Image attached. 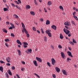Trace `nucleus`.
Wrapping results in <instances>:
<instances>
[{"label":"nucleus","mask_w":78,"mask_h":78,"mask_svg":"<svg viewBox=\"0 0 78 78\" xmlns=\"http://www.w3.org/2000/svg\"><path fill=\"white\" fill-rule=\"evenodd\" d=\"M51 31L50 30H46L45 31V32L48 34V36H49L50 37H51V34L50 32Z\"/></svg>","instance_id":"1"},{"label":"nucleus","mask_w":78,"mask_h":78,"mask_svg":"<svg viewBox=\"0 0 78 78\" xmlns=\"http://www.w3.org/2000/svg\"><path fill=\"white\" fill-rule=\"evenodd\" d=\"M63 31L66 34H68L70 32V31L69 30L66 29V28L63 29Z\"/></svg>","instance_id":"2"},{"label":"nucleus","mask_w":78,"mask_h":78,"mask_svg":"<svg viewBox=\"0 0 78 78\" xmlns=\"http://www.w3.org/2000/svg\"><path fill=\"white\" fill-rule=\"evenodd\" d=\"M32 51V50L31 49H27V51H25V52L27 54H29V52H30V53H31Z\"/></svg>","instance_id":"3"},{"label":"nucleus","mask_w":78,"mask_h":78,"mask_svg":"<svg viewBox=\"0 0 78 78\" xmlns=\"http://www.w3.org/2000/svg\"><path fill=\"white\" fill-rule=\"evenodd\" d=\"M51 61H52V65H55V63H56V61L55 59L54 58H52L51 59Z\"/></svg>","instance_id":"4"},{"label":"nucleus","mask_w":78,"mask_h":78,"mask_svg":"<svg viewBox=\"0 0 78 78\" xmlns=\"http://www.w3.org/2000/svg\"><path fill=\"white\" fill-rule=\"evenodd\" d=\"M62 72L63 73V74L67 75L68 74V73H67L66 72V70H62Z\"/></svg>","instance_id":"5"},{"label":"nucleus","mask_w":78,"mask_h":78,"mask_svg":"<svg viewBox=\"0 0 78 78\" xmlns=\"http://www.w3.org/2000/svg\"><path fill=\"white\" fill-rule=\"evenodd\" d=\"M67 53L68 55V56H71L72 57H73V56L72 55V53L70 51H67Z\"/></svg>","instance_id":"6"},{"label":"nucleus","mask_w":78,"mask_h":78,"mask_svg":"<svg viewBox=\"0 0 78 78\" xmlns=\"http://www.w3.org/2000/svg\"><path fill=\"white\" fill-rule=\"evenodd\" d=\"M36 59L37 61H38L40 62H42V60L41 58H39L38 57H36Z\"/></svg>","instance_id":"7"},{"label":"nucleus","mask_w":78,"mask_h":78,"mask_svg":"<svg viewBox=\"0 0 78 78\" xmlns=\"http://www.w3.org/2000/svg\"><path fill=\"white\" fill-rule=\"evenodd\" d=\"M64 25L66 26H70V24H69V22L68 21L66 22L65 23H64Z\"/></svg>","instance_id":"8"},{"label":"nucleus","mask_w":78,"mask_h":78,"mask_svg":"<svg viewBox=\"0 0 78 78\" xmlns=\"http://www.w3.org/2000/svg\"><path fill=\"white\" fill-rule=\"evenodd\" d=\"M33 63L36 66H38V64L37 63V62L36 61V60H34Z\"/></svg>","instance_id":"9"},{"label":"nucleus","mask_w":78,"mask_h":78,"mask_svg":"<svg viewBox=\"0 0 78 78\" xmlns=\"http://www.w3.org/2000/svg\"><path fill=\"white\" fill-rule=\"evenodd\" d=\"M55 69V70L58 73L60 72V69L59 68H58V67H56Z\"/></svg>","instance_id":"10"},{"label":"nucleus","mask_w":78,"mask_h":78,"mask_svg":"<svg viewBox=\"0 0 78 78\" xmlns=\"http://www.w3.org/2000/svg\"><path fill=\"white\" fill-rule=\"evenodd\" d=\"M61 56L62 58H64V57L65 56L64 53L63 52H61Z\"/></svg>","instance_id":"11"},{"label":"nucleus","mask_w":78,"mask_h":78,"mask_svg":"<svg viewBox=\"0 0 78 78\" xmlns=\"http://www.w3.org/2000/svg\"><path fill=\"white\" fill-rule=\"evenodd\" d=\"M7 72L8 73L10 76L12 75V73L11 72V71L10 70H8L7 71Z\"/></svg>","instance_id":"12"},{"label":"nucleus","mask_w":78,"mask_h":78,"mask_svg":"<svg viewBox=\"0 0 78 78\" xmlns=\"http://www.w3.org/2000/svg\"><path fill=\"white\" fill-rule=\"evenodd\" d=\"M51 27L52 29L55 30H56V26L55 25H53Z\"/></svg>","instance_id":"13"},{"label":"nucleus","mask_w":78,"mask_h":78,"mask_svg":"<svg viewBox=\"0 0 78 78\" xmlns=\"http://www.w3.org/2000/svg\"><path fill=\"white\" fill-rule=\"evenodd\" d=\"M10 58L9 57H8V58H6V60L9 63L10 62Z\"/></svg>","instance_id":"14"},{"label":"nucleus","mask_w":78,"mask_h":78,"mask_svg":"<svg viewBox=\"0 0 78 78\" xmlns=\"http://www.w3.org/2000/svg\"><path fill=\"white\" fill-rule=\"evenodd\" d=\"M17 43L18 44H20L21 45H22V44L21 43V42H20L19 40L17 39V40L16 41Z\"/></svg>","instance_id":"15"},{"label":"nucleus","mask_w":78,"mask_h":78,"mask_svg":"<svg viewBox=\"0 0 78 78\" xmlns=\"http://www.w3.org/2000/svg\"><path fill=\"white\" fill-rule=\"evenodd\" d=\"M0 70L2 72H3V69L2 66H0Z\"/></svg>","instance_id":"16"},{"label":"nucleus","mask_w":78,"mask_h":78,"mask_svg":"<svg viewBox=\"0 0 78 78\" xmlns=\"http://www.w3.org/2000/svg\"><path fill=\"white\" fill-rule=\"evenodd\" d=\"M50 23V21L48 20H46V24L47 25H49V24Z\"/></svg>","instance_id":"17"},{"label":"nucleus","mask_w":78,"mask_h":78,"mask_svg":"<svg viewBox=\"0 0 78 78\" xmlns=\"http://www.w3.org/2000/svg\"><path fill=\"white\" fill-rule=\"evenodd\" d=\"M30 6L29 5H27L26 7V9H30Z\"/></svg>","instance_id":"18"},{"label":"nucleus","mask_w":78,"mask_h":78,"mask_svg":"<svg viewBox=\"0 0 78 78\" xmlns=\"http://www.w3.org/2000/svg\"><path fill=\"white\" fill-rule=\"evenodd\" d=\"M30 13L31 14V15H33V16H34L35 15V13L33 11H31L30 12Z\"/></svg>","instance_id":"19"},{"label":"nucleus","mask_w":78,"mask_h":78,"mask_svg":"<svg viewBox=\"0 0 78 78\" xmlns=\"http://www.w3.org/2000/svg\"><path fill=\"white\" fill-rule=\"evenodd\" d=\"M17 51H18V52L19 55V56H20L21 51H20V50H18Z\"/></svg>","instance_id":"20"},{"label":"nucleus","mask_w":78,"mask_h":78,"mask_svg":"<svg viewBox=\"0 0 78 78\" xmlns=\"http://www.w3.org/2000/svg\"><path fill=\"white\" fill-rule=\"evenodd\" d=\"M2 30H3V31L4 32H5V33H7V31L5 29H4H4H3Z\"/></svg>","instance_id":"21"},{"label":"nucleus","mask_w":78,"mask_h":78,"mask_svg":"<svg viewBox=\"0 0 78 78\" xmlns=\"http://www.w3.org/2000/svg\"><path fill=\"white\" fill-rule=\"evenodd\" d=\"M4 11H8L9 10L8 9H7L6 8H4L3 9Z\"/></svg>","instance_id":"22"},{"label":"nucleus","mask_w":78,"mask_h":78,"mask_svg":"<svg viewBox=\"0 0 78 78\" xmlns=\"http://www.w3.org/2000/svg\"><path fill=\"white\" fill-rule=\"evenodd\" d=\"M14 17L15 18H16L17 19L19 18V17L16 14H14Z\"/></svg>","instance_id":"23"},{"label":"nucleus","mask_w":78,"mask_h":78,"mask_svg":"<svg viewBox=\"0 0 78 78\" xmlns=\"http://www.w3.org/2000/svg\"><path fill=\"white\" fill-rule=\"evenodd\" d=\"M23 29L24 30V31L25 32V33L26 34H27L28 33V32L26 30V28H23Z\"/></svg>","instance_id":"24"},{"label":"nucleus","mask_w":78,"mask_h":78,"mask_svg":"<svg viewBox=\"0 0 78 78\" xmlns=\"http://www.w3.org/2000/svg\"><path fill=\"white\" fill-rule=\"evenodd\" d=\"M23 43L24 44L23 45H28V44L27 43V42H23Z\"/></svg>","instance_id":"25"},{"label":"nucleus","mask_w":78,"mask_h":78,"mask_svg":"<svg viewBox=\"0 0 78 78\" xmlns=\"http://www.w3.org/2000/svg\"><path fill=\"white\" fill-rule=\"evenodd\" d=\"M48 4L49 5H51V1H49L48 2Z\"/></svg>","instance_id":"26"},{"label":"nucleus","mask_w":78,"mask_h":78,"mask_svg":"<svg viewBox=\"0 0 78 78\" xmlns=\"http://www.w3.org/2000/svg\"><path fill=\"white\" fill-rule=\"evenodd\" d=\"M34 3H35V4L36 5H37L38 3L36 0H34Z\"/></svg>","instance_id":"27"},{"label":"nucleus","mask_w":78,"mask_h":78,"mask_svg":"<svg viewBox=\"0 0 78 78\" xmlns=\"http://www.w3.org/2000/svg\"><path fill=\"white\" fill-rule=\"evenodd\" d=\"M60 34V39H63V36L62 35V34Z\"/></svg>","instance_id":"28"},{"label":"nucleus","mask_w":78,"mask_h":78,"mask_svg":"<svg viewBox=\"0 0 78 78\" xmlns=\"http://www.w3.org/2000/svg\"><path fill=\"white\" fill-rule=\"evenodd\" d=\"M69 43L70 44H71L72 45H73L74 44L73 42L72 41H70L69 42Z\"/></svg>","instance_id":"29"},{"label":"nucleus","mask_w":78,"mask_h":78,"mask_svg":"<svg viewBox=\"0 0 78 78\" xmlns=\"http://www.w3.org/2000/svg\"><path fill=\"white\" fill-rule=\"evenodd\" d=\"M73 43H75V44L76 43V41L75 39H73Z\"/></svg>","instance_id":"30"},{"label":"nucleus","mask_w":78,"mask_h":78,"mask_svg":"<svg viewBox=\"0 0 78 78\" xmlns=\"http://www.w3.org/2000/svg\"><path fill=\"white\" fill-rule=\"evenodd\" d=\"M10 24L11 25V26L12 27H13V28H15L14 25H13V23H10Z\"/></svg>","instance_id":"31"},{"label":"nucleus","mask_w":78,"mask_h":78,"mask_svg":"<svg viewBox=\"0 0 78 78\" xmlns=\"http://www.w3.org/2000/svg\"><path fill=\"white\" fill-rule=\"evenodd\" d=\"M73 17L76 20H78V19L77 17L76 16H74Z\"/></svg>","instance_id":"32"},{"label":"nucleus","mask_w":78,"mask_h":78,"mask_svg":"<svg viewBox=\"0 0 78 78\" xmlns=\"http://www.w3.org/2000/svg\"><path fill=\"white\" fill-rule=\"evenodd\" d=\"M5 75L7 78H9V76H8V73H5Z\"/></svg>","instance_id":"33"},{"label":"nucleus","mask_w":78,"mask_h":78,"mask_svg":"<svg viewBox=\"0 0 78 78\" xmlns=\"http://www.w3.org/2000/svg\"><path fill=\"white\" fill-rule=\"evenodd\" d=\"M34 75L36 76H37V77H38V78H40V76L38 75V74H37L36 73H34Z\"/></svg>","instance_id":"34"},{"label":"nucleus","mask_w":78,"mask_h":78,"mask_svg":"<svg viewBox=\"0 0 78 78\" xmlns=\"http://www.w3.org/2000/svg\"><path fill=\"white\" fill-rule=\"evenodd\" d=\"M59 9H62V10H63V7H62V6H59Z\"/></svg>","instance_id":"35"},{"label":"nucleus","mask_w":78,"mask_h":78,"mask_svg":"<svg viewBox=\"0 0 78 78\" xmlns=\"http://www.w3.org/2000/svg\"><path fill=\"white\" fill-rule=\"evenodd\" d=\"M16 6L18 9H20L21 8L20 7H19V6L17 5H16Z\"/></svg>","instance_id":"36"},{"label":"nucleus","mask_w":78,"mask_h":78,"mask_svg":"<svg viewBox=\"0 0 78 78\" xmlns=\"http://www.w3.org/2000/svg\"><path fill=\"white\" fill-rule=\"evenodd\" d=\"M65 27H66V29H69V30H70V27H68L67 26H65Z\"/></svg>","instance_id":"37"},{"label":"nucleus","mask_w":78,"mask_h":78,"mask_svg":"<svg viewBox=\"0 0 78 78\" xmlns=\"http://www.w3.org/2000/svg\"><path fill=\"white\" fill-rule=\"evenodd\" d=\"M47 65L49 66V67H51V65L50 64V63L49 62H47Z\"/></svg>","instance_id":"38"},{"label":"nucleus","mask_w":78,"mask_h":78,"mask_svg":"<svg viewBox=\"0 0 78 78\" xmlns=\"http://www.w3.org/2000/svg\"><path fill=\"white\" fill-rule=\"evenodd\" d=\"M15 69V67L14 66H12V70H14Z\"/></svg>","instance_id":"39"},{"label":"nucleus","mask_w":78,"mask_h":78,"mask_svg":"<svg viewBox=\"0 0 78 78\" xmlns=\"http://www.w3.org/2000/svg\"><path fill=\"white\" fill-rule=\"evenodd\" d=\"M0 63L1 64H3V63H5V62H4L3 61H2V60H0Z\"/></svg>","instance_id":"40"},{"label":"nucleus","mask_w":78,"mask_h":78,"mask_svg":"<svg viewBox=\"0 0 78 78\" xmlns=\"http://www.w3.org/2000/svg\"><path fill=\"white\" fill-rule=\"evenodd\" d=\"M5 41H9V39H5Z\"/></svg>","instance_id":"41"},{"label":"nucleus","mask_w":78,"mask_h":78,"mask_svg":"<svg viewBox=\"0 0 78 78\" xmlns=\"http://www.w3.org/2000/svg\"><path fill=\"white\" fill-rule=\"evenodd\" d=\"M41 31L42 32L43 34H44V31H43V30L42 29V28L41 29Z\"/></svg>","instance_id":"42"},{"label":"nucleus","mask_w":78,"mask_h":78,"mask_svg":"<svg viewBox=\"0 0 78 78\" xmlns=\"http://www.w3.org/2000/svg\"><path fill=\"white\" fill-rule=\"evenodd\" d=\"M52 77L53 78H56V76L55 75V74H53L52 75Z\"/></svg>","instance_id":"43"},{"label":"nucleus","mask_w":78,"mask_h":78,"mask_svg":"<svg viewBox=\"0 0 78 78\" xmlns=\"http://www.w3.org/2000/svg\"><path fill=\"white\" fill-rule=\"evenodd\" d=\"M14 2L17 4H19V3L17 1H14Z\"/></svg>","instance_id":"44"},{"label":"nucleus","mask_w":78,"mask_h":78,"mask_svg":"<svg viewBox=\"0 0 78 78\" xmlns=\"http://www.w3.org/2000/svg\"><path fill=\"white\" fill-rule=\"evenodd\" d=\"M13 29V27H10L9 28V30H12Z\"/></svg>","instance_id":"45"},{"label":"nucleus","mask_w":78,"mask_h":78,"mask_svg":"<svg viewBox=\"0 0 78 78\" xmlns=\"http://www.w3.org/2000/svg\"><path fill=\"white\" fill-rule=\"evenodd\" d=\"M21 24L22 25V27H25L24 24L23 23H22Z\"/></svg>","instance_id":"46"},{"label":"nucleus","mask_w":78,"mask_h":78,"mask_svg":"<svg viewBox=\"0 0 78 78\" xmlns=\"http://www.w3.org/2000/svg\"><path fill=\"white\" fill-rule=\"evenodd\" d=\"M58 48H62V46L60 45H59L58 46Z\"/></svg>","instance_id":"47"},{"label":"nucleus","mask_w":78,"mask_h":78,"mask_svg":"<svg viewBox=\"0 0 78 78\" xmlns=\"http://www.w3.org/2000/svg\"><path fill=\"white\" fill-rule=\"evenodd\" d=\"M6 24L7 25H9V21H7L6 22Z\"/></svg>","instance_id":"48"},{"label":"nucleus","mask_w":78,"mask_h":78,"mask_svg":"<svg viewBox=\"0 0 78 78\" xmlns=\"http://www.w3.org/2000/svg\"><path fill=\"white\" fill-rule=\"evenodd\" d=\"M33 30H34V31H36V28H35V27H33Z\"/></svg>","instance_id":"49"},{"label":"nucleus","mask_w":78,"mask_h":78,"mask_svg":"<svg viewBox=\"0 0 78 78\" xmlns=\"http://www.w3.org/2000/svg\"><path fill=\"white\" fill-rule=\"evenodd\" d=\"M11 36H12V37H14L15 35L13 34L12 33V34H11Z\"/></svg>","instance_id":"50"},{"label":"nucleus","mask_w":78,"mask_h":78,"mask_svg":"<svg viewBox=\"0 0 78 78\" xmlns=\"http://www.w3.org/2000/svg\"><path fill=\"white\" fill-rule=\"evenodd\" d=\"M72 23L74 25H76V24H75L74 22L73 21H72Z\"/></svg>","instance_id":"51"},{"label":"nucleus","mask_w":78,"mask_h":78,"mask_svg":"<svg viewBox=\"0 0 78 78\" xmlns=\"http://www.w3.org/2000/svg\"><path fill=\"white\" fill-rule=\"evenodd\" d=\"M6 65L8 66H10V64L9 63H8L6 64Z\"/></svg>","instance_id":"52"},{"label":"nucleus","mask_w":78,"mask_h":78,"mask_svg":"<svg viewBox=\"0 0 78 78\" xmlns=\"http://www.w3.org/2000/svg\"><path fill=\"white\" fill-rule=\"evenodd\" d=\"M51 48H52V49H54L55 48L54 47V46L52 45H51Z\"/></svg>","instance_id":"53"},{"label":"nucleus","mask_w":78,"mask_h":78,"mask_svg":"<svg viewBox=\"0 0 78 78\" xmlns=\"http://www.w3.org/2000/svg\"><path fill=\"white\" fill-rule=\"evenodd\" d=\"M40 20L41 22H43L44 21V20L42 18H41V19H40Z\"/></svg>","instance_id":"54"},{"label":"nucleus","mask_w":78,"mask_h":78,"mask_svg":"<svg viewBox=\"0 0 78 78\" xmlns=\"http://www.w3.org/2000/svg\"><path fill=\"white\" fill-rule=\"evenodd\" d=\"M23 46L24 48H26L27 47V45H25L23 44Z\"/></svg>","instance_id":"55"},{"label":"nucleus","mask_w":78,"mask_h":78,"mask_svg":"<svg viewBox=\"0 0 78 78\" xmlns=\"http://www.w3.org/2000/svg\"><path fill=\"white\" fill-rule=\"evenodd\" d=\"M44 9L45 11V12H48V11L45 9V8H44Z\"/></svg>","instance_id":"56"},{"label":"nucleus","mask_w":78,"mask_h":78,"mask_svg":"<svg viewBox=\"0 0 78 78\" xmlns=\"http://www.w3.org/2000/svg\"><path fill=\"white\" fill-rule=\"evenodd\" d=\"M16 76H17L18 78H20V77L18 75V74H16Z\"/></svg>","instance_id":"57"},{"label":"nucleus","mask_w":78,"mask_h":78,"mask_svg":"<svg viewBox=\"0 0 78 78\" xmlns=\"http://www.w3.org/2000/svg\"><path fill=\"white\" fill-rule=\"evenodd\" d=\"M12 6H14V7H15V4H13V3H12Z\"/></svg>","instance_id":"58"},{"label":"nucleus","mask_w":78,"mask_h":78,"mask_svg":"<svg viewBox=\"0 0 78 78\" xmlns=\"http://www.w3.org/2000/svg\"><path fill=\"white\" fill-rule=\"evenodd\" d=\"M18 1L19 3H21V1L20 0H18Z\"/></svg>","instance_id":"59"},{"label":"nucleus","mask_w":78,"mask_h":78,"mask_svg":"<svg viewBox=\"0 0 78 78\" xmlns=\"http://www.w3.org/2000/svg\"><path fill=\"white\" fill-rule=\"evenodd\" d=\"M21 70L22 71H24V68H22L21 69Z\"/></svg>","instance_id":"60"},{"label":"nucleus","mask_w":78,"mask_h":78,"mask_svg":"<svg viewBox=\"0 0 78 78\" xmlns=\"http://www.w3.org/2000/svg\"><path fill=\"white\" fill-rule=\"evenodd\" d=\"M37 32L39 34L40 33V32L39 31V30H37Z\"/></svg>","instance_id":"61"},{"label":"nucleus","mask_w":78,"mask_h":78,"mask_svg":"<svg viewBox=\"0 0 78 78\" xmlns=\"http://www.w3.org/2000/svg\"><path fill=\"white\" fill-rule=\"evenodd\" d=\"M26 36H27V37H29V36H30V35H29V34H27Z\"/></svg>","instance_id":"62"},{"label":"nucleus","mask_w":78,"mask_h":78,"mask_svg":"<svg viewBox=\"0 0 78 78\" xmlns=\"http://www.w3.org/2000/svg\"><path fill=\"white\" fill-rule=\"evenodd\" d=\"M68 37H70L71 36V34H68Z\"/></svg>","instance_id":"63"},{"label":"nucleus","mask_w":78,"mask_h":78,"mask_svg":"<svg viewBox=\"0 0 78 78\" xmlns=\"http://www.w3.org/2000/svg\"><path fill=\"white\" fill-rule=\"evenodd\" d=\"M69 58H67V62H69Z\"/></svg>","instance_id":"64"}]
</instances>
